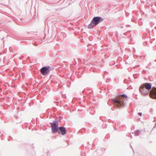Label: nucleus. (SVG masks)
<instances>
[{
	"instance_id": "nucleus-1",
	"label": "nucleus",
	"mask_w": 156,
	"mask_h": 156,
	"mask_svg": "<svg viewBox=\"0 0 156 156\" xmlns=\"http://www.w3.org/2000/svg\"><path fill=\"white\" fill-rule=\"evenodd\" d=\"M127 97L126 95L122 94L117 96L113 100L114 103L117 107H119L123 106L125 102L127 101Z\"/></svg>"
},
{
	"instance_id": "nucleus-2",
	"label": "nucleus",
	"mask_w": 156,
	"mask_h": 156,
	"mask_svg": "<svg viewBox=\"0 0 156 156\" xmlns=\"http://www.w3.org/2000/svg\"><path fill=\"white\" fill-rule=\"evenodd\" d=\"M51 130L53 133H55L58 131V124L56 122H55L53 123H51Z\"/></svg>"
},
{
	"instance_id": "nucleus-3",
	"label": "nucleus",
	"mask_w": 156,
	"mask_h": 156,
	"mask_svg": "<svg viewBox=\"0 0 156 156\" xmlns=\"http://www.w3.org/2000/svg\"><path fill=\"white\" fill-rule=\"evenodd\" d=\"M49 67H43L41 69V72L43 75H46L49 72Z\"/></svg>"
},
{
	"instance_id": "nucleus-4",
	"label": "nucleus",
	"mask_w": 156,
	"mask_h": 156,
	"mask_svg": "<svg viewBox=\"0 0 156 156\" xmlns=\"http://www.w3.org/2000/svg\"><path fill=\"white\" fill-rule=\"evenodd\" d=\"M101 20V17H96L93 18L92 22L94 26H96L100 22Z\"/></svg>"
},
{
	"instance_id": "nucleus-5",
	"label": "nucleus",
	"mask_w": 156,
	"mask_h": 156,
	"mask_svg": "<svg viewBox=\"0 0 156 156\" xmlns=\"http://www.w3.org/2000/svg\"><path fill=\"white\" fill-rule=\"evenodd\" d=\"M149 96L153 99H156V88L152 89L151 91Z\"/></svg>"
},
{
	"instance_id": "nucleus-6",
	"label": "nucleus",
	"mask_w": 156,
	"mask_h": 156,
	"mask_svg": "<svg viewBox=\"0 0 156 156\" xmlns=\"http://www.w3.org/2000/svg\"><path fill=\"white\" fill-rule=\"evenodd\" d=\"M58 133L62 135H65L66 133V130L65 128L63 127H60L58 128Z\"/></svg>"
},
{
	"instance_id": "nucleus-7",
	"label": "nucleus",
	"mask_w": 156,
	"mask_h": 156,
	"mask_svg": "<svg viewBox=\"0 0 156 156\" xmlns=\"http://www.w3.org/2000/svg\"><path fill=\"white\" fill-rule=\"evenodd\" d=\"M139 90L142 94L144 95L147 94L149 93L148 90L146 89L144 87L142 86V85H141Z\"/></svg>"
},
{
	"instance_id": "nucleus-8",
	"label": "nucleus",
	"mask_w": 156,
	"mask_h": 156,
	"mask_svg": "<svg viewBox=\"0 0 156 156\" xmlns=\"http://www.w3.org/2000/svg\"><path fill=\"white\" fill-rule=\"evenodd\" d=\"M142 86L144 87L147 90H150L151 89V85L148 83H145L142 85Z\"/></svg>"
},
{
	"instance_id": "nucleus-9",
	"label": "nucleus",
	"mask_w": 156,
	"mask_h": 156,
	"mask_svg": "<svg viewBox=\"0 0 156 156\" xmlns=\"http://www.w3.org/2000/svg\"><path fill=\"white\" fill-rule=\"evenodd\" d=\"M94 26H95L93 22H91V23L88 26V27L89 29H91L93 28Z\"/></svg>"
},
{
	"instance_id": "nucleus-10",
	"label": "nucleus",
	"mask_w": 156,
	"mask_h": 156,
	"mask_svg": "<svg viewBox=\"0 0 156 156\" xmlns=\"http://www.w3.org/2000/svg\"><path fill=\"white\" fill-rule=\"evenodd\" d=\"M138 114L139 115L141 116L142 115V113L140 112H139L138 113Z\"/></svg>"
},
{
	"instance_id": "nucleus-11",
	"label": "nucleus",
	"mask_w": 156,
	"mask_h": 156,
	"mask_svg": "<svg viewBox=\"0 0 156 156\" xmlns=\"http://www.w3.org/2000/svg\"><path fill=\"white\" fill-rule=\"evenodd\" d=\"M155 125H156V123Z\"/></svg>"
}]
</instances>
